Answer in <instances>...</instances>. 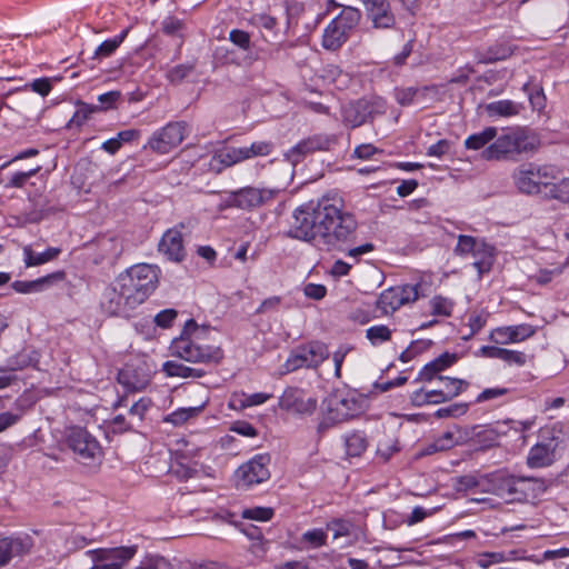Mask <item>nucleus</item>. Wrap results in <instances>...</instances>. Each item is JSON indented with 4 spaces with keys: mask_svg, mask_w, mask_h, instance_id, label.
I'll return each instance as SVG.
<instances>
[{
    "mask_svg": "<svg viewBox=\"0 0 569 569\" xmlns=\"http://www.w3.org/2000/svg\"><path fill=\"white\" fill-rule=\"evenodd\" d=\"M357 227L353 214L343 209L340 198L322 197L317 203L293 211L287 234L327 251L343 250L356 238Z\"/></svg>",
    "mask_w": 569,
    "mask_h": 569,
    "instance_id": "obj_1",
    "label": "nucleus"
},
{
    "mask_svg": "<svg viewBox=\"0 0 569 569\" xmlns=\"http://www.w3.org/2000/svg\"><path fill=\"white\" fill-rule=\"evenodd\" d=\"M203 332L204 329H200L194 320L187 321L180 337L170 345L171 355L192 363H218L223 357L222 350L201 345L199 340Z\"/></svg>",
    "mask_w": 569,
    "mask_h": 569,
    "instance_id": "obj_2",
    "label": "nucleus"
},
{
    "mask_svg": "<svg viewBox=\"0 0 569 569\" xmlns=\"http://www.w3.org/2000/svg\"><path fill=\"white\" fill-rule=\"evenodd\" d=\"M537 146L535 137L521 128H516L496 137L482 150L481 158L487 161H517L521 156L533 152Z\"/></svg>",
    "mask_w": 569,
    "mask_h": 569,
    "instance_id": "obj_3",
    "label": "nucleus"
},
{
    "mask_svg": "<svg viewBox=\"0 0 569 569\" xmlns=\"http://www.w3.org/2000/svg\"><path fill=\"white\" fill-rule=\"evenodd\" d=\"M117 284L124 290L127 299L138 307L157 288L158 269L147 263L134 264L117 277Z\"/></svg>",
    "mask_w": 569,
    "mask_h": 569,
    "instance_id": "obj_4",
    "label": "nucleus"
},
{
    "mask_svg": "<svg viewBox=\"0 0 569 569\" xmlns=\"http://www.w3.org/2000/svg\"><path fill=\"white\" fill-rule=\"evenodd\" d=\"M512 178L520 192L532 194L541 192V188L549 190L559 178V171L552 166L526 163L515 170Z\"/></svg>",
    "mask_w": 569,
    "mask_h": 569,
    "instance_id": "obj_5",
    "label": "nucleus"
},
{
    "mask_svg": "<svg viewBox=\"0 0 569 569\" xmlns=\"http://www.w3.org/2000/svg\"><path fill=\"white\" fill-rule=\"evenodd\" d=\"M326 417L319 428H327L330 425L343 422L362 411V400L352 392H340L329 395L325 402Z\"/></svg>",
    "mask_w": 569,
    "mask_h": 569,
    "instance_id": "obj_6",
    "label": "nucleus"
},
{
    "mask_svg": "<svg viewBox=\"0 0 569 569\" xmlns=\"http://www.w3.org/2000/svg\"><path fill=\"white\" fill-rule=\"evenodd\" d=\"M386 112L382 98L359 99L342 107V121L350 128H357Z\"/></svg>",
    "mask_w": 569,
    "mask_h": 569,
    "instance_id": "obj_7",
    "label": "nucleus"
},
{
    "mask_svg": "<svg viewBox=\"0 0 569 569\" xmlns=\"http://www.w3.org/2000/svg\"><path fill=\"white\" fill-rule=\"evenodd\" d=\"M455 252L459 256H472L475 258L473 267L478 270L480 276L491 269L493 248L481 239L460 234Z\"/></svg>",
    "mask_w": 569,
    "mask_h": 569,
    "instance_id": "obj_8",
    "label": "nucleus"
},
{
    "mask_svg": "<svg viewBox=\"0 0 569 569\" xmlns=\"http://www.w3.org/2000/svg\"><path fill=\"white\" fill-rule=\"evenodd\" d=\"M276 196V190L247 186L228 192L226 203L228 207L251 211L260 208Z\"/></svg>",
    "mask_w": 569,
    "mask_h": 569,
    "instance_id": "obj_9",
    "label": "nucleus"
},
{
    "mask_svg": "<svg viewBox=\"0 0 569 569\" xmlns=\"http://www.w3.org/2000/svg\"><path fill=\"white\" fill-rule=\"evenodd\" d=\"M329 356L328 348L321 342H310L296 348L284 363L287 372L300 368H317Z\"/></svg>",
    "mask_w": 569,
    "mask_h": 569,
    "instance_id": "obj_10",
    "label": "nucleus"
},
{
    "mask_svg": "<svg viewBox=\"0 0 569 569\" xmlns=\"http://www.w3.org/2000/svg\"><path fill=\"white\" fill-rule=\"evenodd\" d=\"M184 136V122H169L163 128L153 132L148 141V146L152 151L166 154L177 148L183 141Z\"/></svg>",
    "mask_w": 569,
    "mask_h": 569,
    "instance_id": "obj_11",
    "label": "nucleus"
},
{
    "mask_svg": "<svg viewBox=\"0 0 569 569\" xmlns=\"http://www.w3.org/2000/svg\"><path fill=\"white\" fill-rule=\"evenodd\" d=\"M270 458L258 455L248 462L241 465L236 471L237 487L248 489L253 485H259L270 478L268 469Z\"/></svg>",
    "mask_w": 569,
    "mask_h": 569,
    "instance_id": "obj_12",
    "label": "nucleus"
},
{
    "mask_svg": "<svg viewBox=\"0 0 569 569\" xmlns=\"http://www.w3.org/2000/svg\"><path fill=\"white\" fill-rule=\"evenodd\" d=\"M418 297L417 284L391 287L380 293L377 305L383 313L388 315L403 305L416 301Z\"/></svg>",
    "mask_w": 569,
    "mask_h": 569,
    "instance_id": "obj_13",
    "label": "nucleus"
},
{
    "mask_svg": "<svg viewBox=\"0 0 569 569\" xmlns=\"http://www.w3.org/2000/svg\"><path fill=\"white\" fill-rule=\"evenodd\" d=\"M68 446L72 451L83 460H94L102 453L98 440L81 427L70 429L67 438Z\"/></svg>",
    "mask_w": 569,
    "mask_h": 569,
    "instance_id": "obj_14",
    "label": "nucleus"
},
{
    "mask_svg": "<svg viewBox=\"0 0 569 569\" xmlns=\"http://www.w3.org/2000/svg\"><path fill=\"white\" fill-rule=\"evenodd\" d=\"M486 487L483 492L492 493L507 501H517L519 488V477L507 473L506 471H496L485 475Z\"/></svg>",
    "mask_w": 569,
    "mask_h": 569,
    "instance_id": "obj_15",
    "label": "nucleus"
},
{
    "mask_svg": "<svg viewBox=\"0 0 569 569\" xmlns=\"http://www.w3.org/2000/svg\"><path fill=\"white\" fill-rule=\"evenodd\" d=\"M101 307L108 315L119 317H129L137 308L134 303H131L127 299L124 290L119 288L117 280L112 287L106 289L101 300Z\"/></svg>",
    "mask_w": 569,
    "mask_h": 569,
    "instance_id": "obj_16",
    "label": "nucleus"
},
{
    "mask_svg": "<svg viewBox=\"0 0 569 569\" xmlns=\"http://www.w3.org/2000/svg\"><path fill=\"white\" fill-rule=\"evenodd\" d=\"M281 409L299 415H311L317 408V400L307 397L303 390L298 388H288L279 399Z\"/></svg>",
    "mask_w": 569,
    "mask_h": 569,
    "instance_id": "obj_17",
    "label": "nucleus"
},
{
    "mask_svg": "<svg viewBox=\"0 0 569 569\" xmlns=\"http://www.w3.org/2000/svg\"><path fill=\"white\" fill-rule=\"evenodd\" d=\"M33 547L28 535L0 539V567L6 566L13 557L23 556Z\"/></svg>",
    "mask_w": 569,
    "mask_h": 569,
    "instance_id": "obj_18",
    "label": "nucleus"
},
{
    "mask_svg": "<svg viewBox=\"0 0 569 569\" xmlns=\"http://www.w3.org/2000/svg\"><path fill=\"white\" fill-rule=\"evenodd\" d=\"M158 250L168 260L181 262L186 257V250L180 230L177 228L167 230L158 244Z\"/></svg>",
    "mask_w": 569,
    "mask_h": 569,
    "instance_id": "obj_19",
    "label": "nucleus"
},
{
    "mask_svg": "<svg viewBox=\"0 0 569 569\" xmlns=\"http://www.w3.org/2000/svg\"><path fill=\"white\" fill-rule=\"evenodd\" d=\"M536 330L532 326L522 323L497 328L490 333L489 338L497 345H508L521 342L533 336Z\"/></svg>",
    "mask_w": 569,
    "mask_h": 569,
    "instance_id": "obj_20",
    "label": "nucleus"
},
{
    "mask_svg": "<svg viewBox=\"0 0 569 569\" xmlns=\"http://www.w3.org/2000/svg\"><path fill=\"white\" fill-rule=\"evenodd\" d=\"M365 9L375 28L388 29L395 26L396 18L388 0H373Z\"/></svg>",
    "mask_w": 569,
    "mask_h": 569,
    "instance_id": "obj_21",
    "label": "nucleus"
},
{
    "mask_svg": "<svg viewBox=\"0 0 569 569\" xmlns=\"http://www.w3.org/2000/svg\"><path fill=\"white\" fill-rule=\"evenodd\" d=\"M330 142L331 140L328 137L317 136L308 138L289 150L286 157L292 164H297L305 154L317 150L328 149Z\"/></svg>",
    "mask_w": 569,
    "mask_h": 569,
    "instance_id": "obj_22",
    "label": "nucleus"
},
{
    "mask_svg": "<svg viewBox=\"0 0 569 569\" xmlns=\"http://www.w3.org/2000/svg\"><path fill=\"white\" fill-rule=\"evenodd\" d=\"M551 486V481L533 478V477H519L518 496L516 500L521 502L528 499H536L547 491Z\"/></svg>",
    "mask_w": 569,
    "mask_h": 569,
    "instance_id": "obj_23",
    "label": "nucleus"
},
{
    "mask_svg": "<svg viewBox=\"0 0 569 569\" xmlns=\"http://www.w3.org/2000/svg\"><path fill=\"white\" fill-rule=\"evenodd\" d=\"M240 147H224L214 152L209 161V168L216 173H220L223 169L242 162Z\"/></svg>",
    "mask_w": 569,
    "mask_h": 569,
    "instance_id": "obj_24",
    "label": "nucleus"
},
{
    "mask_svg": "<svg viewBox=\"0 0 569 569\" xmlns=\"http://www.w3.org/2000/svg\"><path fill=\"white\" fill-rule=\"evenodd\" d=\"M63 278L64 273L62 271H58L32 281L17 280L11 284V287L18 293L39 292L51 286L53 282L62 280Z\"/></svg>",
    "mask_w": 569,
    "mask_h": 569,
    "instance_id": "obj_25",
    "label": "nucleus"
},
{
    "mask_svg": "<svg viewBox=\"0 0 569 569\" xmlns=\"http://www.w3.org/2000/svg\"><path fill=\"white\" fill-rule=\"evenodd\" d=\"M555 461V449L551 445L537 443L527 457V465L530 468H542L552 465Z\"/></svg>",
    "mask_w": 569,
    "mask_h": 569,
    "instance_id": "obj_26",
    "label": "nucleus"
},
{
    "mask_svg": "<svg viewBox=\"0 0 569 569\" xmlns=\"http://www.w3.org/2000/svg\"><path fill=\"white\" fill-rule=\"evenodd\" d=\"M349 33L340 28L336 22L331 21L325 29L322 37V46L328 50L339 49L347 40Z\"/></svg>",
    "mask_w": 569,
    "mask_h": 569,
    "instance_id": "obj_27",
    "label": "nucleus"
},
{
    "mask_svg": "<svg viewBox=\"0 0 569 569\" xmlns=\"http://www.w3.org/2000/svg\"><path fill=\"white\" fill-rule=\"evenodd\" d=\"M162 370L168 377L201 378L206 375L203 369L189 367L176 360L166 361L162 366Z\"/></svg>",
    "mask_w": 569,
    "mask_h": 569,
    "instance_id": "obj_28",
    "label": "nucleus"
},
{
    "mask_svg": "<svg viewBox=\"0 0 569 569\" xmlns=\"http://www.w3.org/2000/svg\"><path fill=\"white\" fill-rule=\"evenodd\" d=\"M523 110V104L512 100H498L486 106L490 117H513Z\"/></svg>",
    "mask_w": 569,
    "mask_h": 569,
    "instance_id": "obj_29",
    "label": "nucleus"
},
{
    "mask_svg": "<svg viewBox=\"0 0 569 569\" xmlns=\"http://www.w3.org/2000/svg\"><path fill=\"white\" fill-rule=\"evenodd\" d=\"M438 381L441 385L438 389L442 391V398H440V400H443V402L456 398L468 387L467 381L457 378L439 376Z\"/></svg>",
    "mask_w": 569,
    "mask_h": 569,
    "instance_id": "obj_30",
    "label": "nucleus"
},
{
    "mask_svg": "<svg viewBox=\"0 0 569 569\" xmlns=\"http://www.w3.org/2000/svg\"><path fill=\"white\" fill-rule=\"evenodd\" d=\"M39 361V353L30 348H26L9 360V370L16 371L27 367H36Z\"/></svg>",
    "mask_w": 569,
    "mask_h": 569,
    "instance_id": "obj_31",
    "label": "nucleus"
},
{
    "mask_svg": "<svg viewBox=\"0 0 569 569\" xmlns=\"http://www.w3.org/2000/svg\"><path fill=\"white\" fill-rule=\"evenodd\" d=\"M497 137V128L487 127L481 132L473 133L465 140V147L469 150H480Z\"/></svg>",
    "mask_w": 569,
    "mask_h": 569,
    "instance_id": "obj_32",
    "label": "nucleus"
},
{
    "mask_svg": "<svg viewBox=\"0 0 569 569\" xmlns=\"http://www.w3.org/2000/svg\"><path fill=\"white\" fill-rule=\"evenodd\" d=\"M60 253L59 248H48L44 252L36 253L27 246L23 248L24 263L27 267L40 266L51 261Z\"/></svg>",
    "mask_w": 569,
    "mask_h": 569,
    "instance_id": "obj_33",
    "label": "nucleus"
},
{
    "mask_svg": "<svg viewBox=\"0 0 569 569\" xmlns=\"http://www.w3.org/2000/svg\"><path fill=\"white\" fill-rule=\"evenodd\" d=\"M118 380L120 383L126 386L128 390L140 391L148 386L150 379L149 376L144 373L141 376H133L130 367H127L119 372Z\"/></svg>",
    "mask_w": 569,
    "mask_h": 569,
    "instance_id": "obj_34",
    "label": "nucleus"
},
{
    "mask_svg": "<svg viewBox=\"0 0 569 569\" xmlns=\"http://www.w3.org/2000/svg\"><path fill=\"white\" fill-rule=\"evenodd\" d=\"M361 19V11L355 7H345L332 21L348 33L355 29Z\"/></svg>",
    "mask_w": 569,
    "mask_h": 569,
    "instance_id": "obj_35",
    "label": "nucleus"
},
{
    "mask_svg": "<svg viewBox=\"0 0 569 569\" xmlns=\"http://www.w3.org/2000/svg\"><path fill=\"white\" fill-rule=\"evenodd\" d=\"M243 161L257 157H267L273 150L270 141H254L250 146L240 147Z\"/></svg>",
    "mask_w": 569,
    "mask_h": 569,
    "instance_id": "obj_36",
    "label": "nucleus"
},
{
    "mask_svg": "<svg viewBox=\"0 0 569 569\" xmlns=\"http://www.w3.org/2000/svg\"><path fill=\"white\" fill-rule=\"evenodd\" d=\"M204 403L196 407L189 408H179L176 411L171 412L164 418L166 422H170L173 426H182L188 420L197 417L201 410L203 409Z\"/></svg>",
    "mask_w": 569,
    "mask_h": 569,
    "instance_id": "obj_37",
    "label": "nucleus"
},
{
    "mask_svg": "<svg viewBox=\"0 0 569 569\" xmlns=\"http://www.w3.org/2000/svg\"><path fill=\"white\" fill-rule=\"evenodd\" d=\"M177 460L181 467H186L183 477L189 478L193 476L194 469L187 466V462L200 453V449L197 447H190L187 441H183V447H179L176 450Z\"/></svg>",
    "mask_w": 569,
    "mask_h": 569,
    "instance_id": "obj_38",
    "label": "nucleus"
},
{
    "mask_svg": "<svg viewBox=\"0 0 569 569\" xmlns=\"http://www.w3.org/2000/svg\"><path fill=\"white\" fill-rule=\"evenodd\" d=\"M129 29L123 30L119 36L103 41L94 51L93 58H107L110 57L123 42L128 36Z\"/></svg>",
    "mask_w": 569,
    "mask_h": 569,
    "instance_id": "obj_39",
    "label": "nucleus"
},
{
    "mask_svg": "<svg viewBox=\"0 0 569 569\" xmlns=\"http://www.w3.org/2000/svg\"><path fill=\"white\" fill-rule=\"evenodd\" d=\"M346 453L350 457H359L367 448L366 437L360 432H353L345 439Z\"/></svg>",
    "mask_w": 569,
    "mask_h": 569,
    "instance_id": "obj_40",
    "label": "nucleus"
},
{
    "mask_svg": "<svg viewBox=\"0 0 569 569\" xmlns=\"http://www.w3.org/2000/svg\"><path fill=\"white\" fill-rule=\"evenodd\" d=\"M98 110H101L99 106H90L83 102L79 103L67 127L69 129L81 127L90 118V116Z\"/></svg>",
    "mask_w": 569,
    "mask_h": 569,
    "instance_id": "obj_41",
    "label": "nucleus"
},
{
    "mask_svg": "<svg viewBox=\"0 0 569 569\" xmlns=\"http://www.w3.org/2000/svg\"><path fill=\"white\" fill-rule=\"evenodd\" d=\"M456 489L457 491H468L475 488H480L483 491L486 487L485 475L480 477H476L473 475H466L457 478L456 480Z\"/></svg>",
    "mask_w": 569,
    "mask_h": 569,
    "instance_id": "obj_42",
    "label": "nucleus"
},
{
    "mask_svg": "<svg viewBox=\"0 0 569 569\" xmlns=\"http://www.w3.org/2000/svg\"><path fill=\"white\" fill-rule=\"evenodd\" d=\"M300 541L310 548H319L327 543V533L320 528L308 530L302 533Z\"/></svg>",
    "mask_w": 569,
    "mask_h": 569,
    "instance_id": "obj_43",
    "label": "nucleus"
},
{
    "mask_svg": "<svg viewBox=\"0 0 569 569\" xmlns=\"http://www.w3.org/2000/svg\"><path fill=\"white\" fill-rule=\"evenodd\" d=\"M546 194L562 202H569V178L561 179L559 182L552 181Z\"/></svg>",
    "mask_w": 569,
    "mask_h": 569,
    "instance_id": "obj_44",
    "label": "nucleus"
},
{
    "mask_svg": "<svg viewBox=\"0 0 569 569\" xmlns=\"http://www.w3.org/2000/svg\"><path fill=\"white\" fill-rule=\"evenodd\" d=\"M241 516L244 519L268 521L272 518L273 510L271 508L266 507L246 508L242 510Z\"/></svg>",
    "mask_w": 569,
    "mask_h": 569,
    "instance_id": "obj_45",
    "label": "nucleus"
},
{
    "mask_svg": "<svg viewBox=\"0 0 569 569\" xmlns=\"http://www.w3.org/2000/svg\"><path fill=\"white\" fill-rule=\"evenodd\" d=\"M193 63L178 64L168 71L167 78L172 83H179L186 79L193 71Z\"/></svg>",
    "mask_w": 569,
    "mask_h": 569,
    "instance_id": "obj_46",
    "label": "nucleus"
},
{
    "mask_svg": "<svg viewBox=\"0 0 569 569\" xmlns=\"http://www.w3.org/2000/svg\"><path fill=\"white\" fill-rule=\"evenodd\" d=\"M366 336L372 345H378L389 340L391 331L387 326H373L367 329Z\"/></svg>",
    "mask_w": 569,
    "mask_h": 569,
    "instance_id": "obj_47",
    "label": "nucleus"
},
{
    "mask_svg": "<svg viewBox=\"0 0 569 569\" xmlns=\"http://www.w3.org/2000/svg\"><path fill=\"white\" fill-rule=\"evenodd\" d=\"M327 529L332 531L333 539L337 540L350 536L351 523L346 520L335 519L328 522Z\"/></svg>",
    "mask_w": 569,
    "mask_h": 569,
    "instance_id": "obj_48",
    "label": "nucleus"
},
{
    "mask_svg": "<svg viewBox=\"0 0 569 569\" xmlns=\"http://www.w3.org/2000/svg\"><path fill=\"white\" fill-rule=\"evenodd\" d=\"M529 83L523 84V90L529 94V101L533 110L542 111L546 107V97L542 88L529 91Z\"/></svg>",
    "mask_w": 569,
    "mask_h": 569,
    "instance_id": "obj_49",
    "label": "nucleus"
},
{
    "mask_svg": "<svg viewBox=\"0 0 569 569\" xmlns=\"http://www.w3.org/2000/svg\"><path fill=\"white\" fill-rule=\"evenodd\" d=\"M229 40L242 50H249L251 47L250 34L240 29H233L229 33Z\"/></svg>",
    "mask_w": 569,
    "mask_h": 569,
    "instance_id": "obj_50",
    "label": "nucleus"
},
{
    "mask_svg": "<svg viewBox=\"0 0 569 569\" xmlns=\"http://www.w3.org/2000/svg\"><path fill=\"white\" fill-rule=\"evenodd\" d=\"M468 406L466 403H455L446 408H440L436 411V417L446 418V417H459L466 413Z\"/></svg>",
    "mask_w": 569,
    "mask_h": 569,
    "instance_id": "obj_51",
    "label": "nucleus"
},
{
    "mask_svg": "<svg viewBox=\"0 0 569 569\" xmlns=\"http://www.w3.org/2000/svg\"><path fill=\"white\" fill-rule=\"evenodd\" d=\"M455 446H458L456 443V436H455V431H453V428L452 429H449L447 430L446 432H443L438 439H436L435 441V449H440V450H448Z\"/></svg>",
    "mask_w": 569,
    "mask_h": 569,
    "instance_id": "obj_52",
    "label": "nucleus"
},
{
    "mask_svg": "<svg viewBox=\"0 0 569 569\" xmlns=\"http://www.w3.org/2000/svg\"><path fill=\"white\" fill-rule=\"evenodd\" d=\"M501 360L508 365H516L521 367L526 363L527 357L521 351L505 349Z\"/></svg>",
    "mask_w": 569,
    "mask_h": 569,
    "instance_id": "obj_53",
    "label": "nucleus"
},
{
    "mask_svg": "<svg viewBox=\"0 0 569 569\" xmlns=\"http://www.w3.org/2000/svg\"><path fill=\"white\" fill-rule=\"evenodd\" d=\"M450 148H451V142L447 139H441L438 142H436L435 144H431L427 149V154L429 157L441 158L442 156H445L446 153L449 152Z\"/></svg>",
    "mask_w": 569,
    "mask_h": 569,
    "instance_id": "obj_54",
    "label": "nucleus"
},
{
    "mask_svg": "<svg viewBox=\"0 0 569 569\" xmlns=\"http://www.w3.org/2000/svg\"><path fill=\"white\" fill-rule=\"evenodd\" d=\"M306 297L313 300H321L326 297L327 288L323 284L307 283L303 288Z\"/></svg>",
    "mask_w": 569,
    "mask_h": 569,
    "instance_id": "obj_55",
    "label": "nucleus"
},
{
    "mask_svg": "<svg viewBox=\"0 0 569 569\" xmlns=\"http://www.w3.org/2000/svg\"><path fill=\"white\" fill-rule=\"evenodd\" d=\"M439 372H440V370L437 367V362L430 361L420 370L417 380H421V381H432L433 379L438 380Z\"/></svg>",
    "mask_w": 569,
    "mask_h": 569,
    "instance_id": "obj_56",
    "label": "nucleus"
},
{
    "mask_svg": "<svg viewBox=\"0 0 569 569\" xmlns=\"http://www.w3.org/2000/svg\"><path fill=\"white\" fill-rule=\"evenodd\" d=\"M505 560L506 558L501 552H485L479 556L478 565L482 568H488L493 563H500Z\"/></svg>",
    "mask_w": 569,
    "mask_h": 569,
    "instance_id": "obj_57",
    "label": "nucleus"
},
{
    "mask_svg": "<svg viewBox=\"0 0 569 569\" xmlns=\"http://www.w3.org/2000/svg\"><path fill=\"white\" fill-rule=\"evenodd\" d=\"M271 398V395L264 392H258L252 395H243L241 400L242 407H253L264 403Z\"/></svg>",
    "mask_w": 569,
    "mask_h": 569,
    "instance_id": "obj_58",
    "label": "nucleus"
},
{
    "mask_svg": "<svg viewBox=\"0 0 569 569\" xmlns=\"http://www.w3.org/2000/svg\"><path fill=\"white\" fill-rule=\"evenodd\" d=\"M563 267H556L553 269H541L536 274V280L538 283L546 284L550 282L555 277H558L562 273Z\"/></svg>",
    "mask_w": 569,
    "mask_h": 569,
    "instance_id": "obj_59",
    "label": "nucleus"
},
{
    "mask_svg": "<svg viewBox=\"0 0 569 569\" xmlns=\"http://www.w3.org/2000/svg\"><path fill=\"white\" fill-rule=\"evenodd\" d=\"M21 412L6 411L0 413V433L14 426L21 419Z\"/></svg>",
    "mask_w": 569,
    "mask_h": 569,
    "instance_id": "obj_60",
    "label": "nucleus"
},
{
    "mask_svg": "<svg viewBox=\"0 0 569 569\" xmlns=\"http://www.w3.org/2000/svg\"><path fill=\"white\" fill-rule=\"evenodd\" d=\"M177 317V311L173 309H166L160 311L154 317V322L161 328H168Z\"/></svg>",
    "mask_w": 569,
    "mask_h": 569,
    "instance_id": "obj_61",
    "label": "nucleus"
},
{
    "mask_svg": "<svg viewBox=\"0 0 569 569\" xmlns=\"http://www.w3.org/2000/svg\"><path fill=\"white\" fill-rule=\"evenodd\" d=\"M146 566L148 569H179V565L174 567L168 559L161 556L150 557Z\"/></svg>",
    "mask_w": 569,
    "mask_h": 569,
    "instance_id": "obj_62",
    "label": "nucleus"
},
{
    "mask_svg": "<svg viewBox=\"0 0 569 569\" xmlns=\"http://www.w3.org/2000/svg\"><path fill=\"white\" fill-rule=\"evenodd\" d=\"M162 31L168 36H176L182 29V22L173 17H167L162 23Z\"/></svg>",
    "mask_w": 569,
    "mask_h": 569,
    "instance_id": "obj_63",
    "label": "nucleus"
},
{
    "mask_svg": "<svg viewBox=\"0 0 569 569\" xmlns=\"http://www.w3.org/2000/svg\"><path fill=\"white\" fill-rule=\"evenodd\" d=\"M321 77L329 83L336 84L339 82L340 78L343 77V74L339 67L329 64L322 70Z\"/></svg>",
    "mask_w": 569,
    "mask_h": 569,
    "instance_id": "obj_64",
    "label": "nucleus"
}]
</instances>
